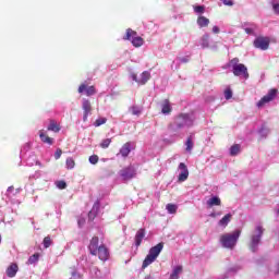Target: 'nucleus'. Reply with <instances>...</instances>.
<instances>
[{
  "label": "nucleus",
  "mask_w": 279,
  "mask_h": 279,
  "mask_svg": "<svg viewBox=\"0 0 279 279\" xmlns=\"http://www.w3.org/2000/svg\"><path fill=\"white\" fill-rule=\"evenodd\" d=\"M239 236H241V231L239 230H235L232 233H225L220 235V243L222 247H226L227 250H234V247H236Z\"/></svg>",
  "instance_id": "1"
},
{
  "label": "nucleus",
  "mask_w": 279,
  "mask_h": 279,
  "mask_svg": "<svg viewBox=\"0 0 279 279\" xmlns=\"http://www.w3.org/2000/svg\"><path fill=\"white\" fill-rule=\"evenodd\" d=\"M229 66L232 68V73L235 77H243L244 80L250 78V72H247V66L243 63H239V58H233L229 62Z\"/></svg>",
  "instance_id": "2"
},
{
  "label": "nucleus",
  "mask_w": 279,
  "mask_h": 279,
  "mask_svg": "<svg viewBox=\"0 0 279 279\" xmlns=\"http://www.w3.org/2000/svg\"><path fill=\"white\" fill-rule=\"evenodd\" d=\"M165 247V243L160 242L157 245L150 247L148 255L143 260L142 269H147L151 263L156 262V258L160 256V252Z\"/></svg>",
  "instance_id": "3"
},
{
  "label": "nucleus",
  "mask_w": 279,
  "mask_h": 279,
  "mask_svg": "<svg viewBox=\"0 0 279 279\" xmlns=\"http://www.w3.org/2000/svg\"><path fill=\"white\" fill-rule=\"evenodd\" d=\"M193 125V118L187 113H181L174 121L173 130H182V128H191Z\"/></svg>",
  "instance_id": "4"
},
{
  "label": "nucleus",
  "mask_w": 279,
  "mask_h": 279,
  "mask_svg": "<svg viewBox=\"0 0 279 279\" xmlns=\"http://www.w3.org/2000/svg\"><path fill=\"white\" fill-rule=\"evenodd\" d=\"M123 40H131L133 47H143V45H145V39L138 37V33L132 28L126 29V35L123 37Z\"/></svg>",
  "instance_id": "5"
},
{
  "label": "nucleus",
  "mask_w": 279,
  "mask_h": 279,
  "mask_svg": "<svg viewBox=\"0 0 279 279\" xmlns=\"http://www.w3.org/2000/svg\"><path fill=\"white\" fill-rule=\"evenodd\" d=\"M256 234H253L251 236V242L248 244L251 252H256L258 250V245L260 244V239L263 238V232H265V229L263 227L258 226L256 227Z\"/></svg>",
  "instance_id": "6"
},
{
  "label": "nucleus",
  "mask_w": 279,
  "mask_h": 279,
  "mask_svg": "<svg viewBox=\"0 0 279 279\" xmlns=\"http://www.w3.org/2000/svg\"><path fill=\"white\" fill-rule=\"evenodd\" d=\"M270 43H271V39H269V37L259 36L255 38V40L253 41V45L255 49L267 51V49H269Z\"/></svg>",
  "instance_id": "7"
},
{
  "label": "nucleus",
  "mask_w": 279,
  "mask_h": 279,
  "mask_svg": "<svg viewBox=\"0 0 279 279\" xmlns=\"http://www.w3.org/2000/svg\"><path fill=\"white\" fill-rule=\"evenodd\" d=\"M276 95H278V89L272 88L268 92L267 95H265L258 102L257 108H263L265 104H269V101H274L276 99Z\"/></svg>",
  "instance_id": "8"
},
{
  "label": "nucleus",
  "mask_w": 279,
  "mask_h": 279,
  "mask_svg": "<svg viewBox=\"0 0 279 279\" xmlns=\"http://www.w3.org/2000/svg\"><path fill=\"white\" fill-rule=\"evenodd\" d=\"M120 175L122 180H132V178H136V169L134 166H129L120 170Z\"/></svg>",
  "instance_id": "9"
},
{
  "label": "nucleus",
  "mask_w": 279,
  "mask_h": 279,
  "mask_svg": "<svg viewBox=\"0 0 279 279\" xmlns=\"http://www.w3.org/2000/svg\"><path fill=\"white\" fill-rule=\"evenodd\" d=\"M96 256H98L99 260H102V263H106V260L110 258V251H108L106 244L99 245V248L96 251Z\"/></svg>",
  "instance_id": "10"
},
{
  "label": "nucleus",
  "mask_w": 279,
  "mask_h": 279,
  "mask_svg": "<svg viewBox=\"0 0 279 279\" xmlns=\"http://www.w3.org/2000/svg\"><path fill=\"white\" fill-rule=\"evenodd\" d=\"M78 93H85L87 97H93V95L97 94V89H95V86H88L86 83H83L78 86Z\"/></svg>",
  "instance_id": "11"
},
{
  "label": "nucleus",
  "mask_w": 279,
  "mask_h": 279,
  "mask_svg": "<svg viewBox=\"0 0 279 279\" xmlns=\"http://www.w3.org/2000/svg\"><path fill=\"white\" fill-rule=\"evenodd\" d=\"M98 248H99V236H93L88 245L89 254H92V256H97Z\"/></svg>",
  "instance_id": "12"
},
{
  "label": "nucleus",
  "mask_w": 279,
  "mask_h": 279,
  "mask_svg": "<svg viewBox=\"0 0 279 279\" xmlns=\"http://www.w3.org/2000/svg\"><path fill=\"white\" fill-rule=\"evenodd\" d=\"M179 169L181 170V173L178 177V182H186V180H189V168L186 167V163L181 162Z\"/></svg>",
  "instance_id": "13"
},
{
  "label": "nucleus",
  "mask_w": 279,
  "mask_h": 279,
  "mask_svg": "<svg viewBox=\"0 0 279 279\" xmlns=\"http://www.w3.org/2000/svg\"><path fill=\"white\" fill-rule=\"evenodd\" d=\"M82 108L84 110L83 121H88L89 112H93V105H90V100L84 98Z\"/></svg>",
  "instance_id": "14"
},
{
  "label": "nucleus",
  "mask_w": 279,
  "mask_h": 279,
  "mask_svg": "<svg viewBox=\"0 0 279 279\" xmlns=\"http://www.w3.org/2000/svg\"><path fill=\"white\" fill-rule=\"evenodd\" d=\"M98 213H99V201L94 203L90 211L88 213L89 221H95V218L97 217Z\"/></svg>",
  "instance_id": "15"
},
{
  "label": "nucleus",
  "mask_w": 279,
  "mask_h": 279,
  "mask_svg": "<svg viewBox=\"0 0 279 279\" xmlns=\"http://www.w3.org/2000/svg\"><path fill=\"white\" fill-rule=\"evenodd\" d=\"M19 274V265L13 263L7 268L8 278H14Z\"/></svg>",
  "instance_id": "16"
},
{
  "label": "nucleus",
  "mask_w": 279,
  "mask_h": 279,
  "mask_svg": "<svg viewBox=\"0 0 279 279\" xmlns=\"http://www.w3.org/2000/svg\"><path fill=\"white\" fill-rule=\"evenodd\" d=\"M130 151H132V144L130 142H126L121 148L120 154L123 158H128L130 156Z\"/></svg>",
  "instance_id": "17"
},
{
  "label": "nucleus",
  "mask_w": 279,
  "mask_h": 279,
  "mask_svg": "<svg viewBox=\"0 0 279 279\" xmlns=\"http://www.w3.org/2000/svg\"><path fill=\"white\" fill-rule=\"evenodd\" d=\"M145 239V229H140L135 234V245L136 247H141V243Z\"/></svg>",
  "instance_id": "18"
},
{
  "label": "nucleus",
  "mask_w": 279,
  "mask_h": 279,
  "mask_svg": "<svg viewBox=\"0 0 279 279\" xmlns=\"http://www.w3.org/2000/svg\"><path fill=\"white\" fill-rule=\"evenodd\" d=\"M39 138L43 143H46V145H53V138L46 135L45 130L39 131Z\"/></svg>",
  "instance_id": "19"
},
{
  "label": "nucleus",
  "mask_w": 279,
  "mask_h": 279,
  "mask_svg": "<svg viewBox=\"0 0 279 279\" xmlns=\"http://www.w3.org/2000/svg\"><path fill=\"white\" fill-rule=\"evenodd\" d=\"M196 23L199 27H208V25H210V20L204 15H199Z\"/></svg>",
  "instance_id": "20"
},
{
  "label": "nucleus",
  "mask_w": 279,
  "mask_h": 279,
  "mask_svg": "<svg viewBox=\"0 0 279 279\" xmlns=\"http://www.w3.org/2000/svg\"><path fill=\"white\" fill-rule=\"evenodd\" d=\"M232 221V214L225 215L218 222V226H221L222 228H227L228 223Z\"/></svg>",
  "instance_id": "21"
},
{
  "label": "nucleus",
  "mask_w": 279,
  "mask_h": 279,
  "mask_svg": "<svg viewBox=\"0 0 279 279\" xmlns=\"http://www.w3.org/2000/svg\"><path fill=\"white\" fill-rule=\"evenodd\" d=\"M151 77V74L147 71H144L142 74H141V78L137 81V84H140L141 86H144V84L146 82H149Z\"/></svg>",
  "instance_id": "22"
},
{
  "label": "nucleus",
  "mask_w": 279,
  "mask_h": 279,
  "mask_svg": "<svg viewBox=\"0 0 279 279\" xmlns=\"http://www.w3.org/2000/svg\"><path fill=\"white\" fill-rule=\"evenodd\" d=\"M47 130H48V132L58 133V132H60L61 128H60V124H58V122L56 120H50V123H49Z\"/></svg>",
  "instance_id": "23"
},
{
  "label": "nucleus",
  "mask_w": 279,
  "mask_h": 279,
  "mask_svg": "<svg viewBox=\"0 0 279 279\" xmlns=\"http://www.w3.org/2000/svg\"><path fill=\"white\" fill-rule=\"evenodd\" d=\"M208 208H213V206H221V198L219 196H213L207 201Z\"/></svg>",
  "instance_id": "24"
},
{
  "label": "nucleus",
  "mask_w": 279,
  "mask_h": 279,
  "mask_svg": "<svg viewBox=\"0 0 279 279\" xmlns=\"http://www.w3.org/2000/svg\"><path fill=\"white\" fill-rule=\"evenodd\" d=\"M161 112L162 114H169L171 113V104L168 99H166L161 106Z\"/></svg>",
  "instance_id": "25"
},
{
  "label": "nucleus",
  "mask_w": 279,
  "mask_h": 279,
  "mask_svg": "<svg viewBox=\"0 0 279 279\" xmlns=\"http://www.w3.org/2000/svg\"><path fill=\"white\" fill-rule=\"evenodd\" d=\"M182 266H175L172 270V274L170 275V278L180 279V274H182Z\"/></svg>",
  "instance_id": "26"
},
{
  "label": "nucleus",
  "mask_w": 279,
  "mask_h": 279,
  "mask_svg": "<svg viewBox=\"0 0 279 279\" xmlns=\"http://www.w3.org/2000/svg\"><path fill=\"white\" fill-rule=\"evenodd\" d=\"M241 153V145L240 144H234L230 148V156H239Z\"/></svg>",
  "instance_id": "27"
},
{
  "label": "nucleus",
  "mask_w": 279,
  "mask_h": 279,
  "mask_svg": "<svg viewBox=\"0 0 279 279\" xmlns=\"http://www.w3.org/2000/svg\"><path fill=\"white\" fill-rule=\"evenodd\" d=\"M40 259V254L39 253H35L33 254L28 260H27V265H34L35 263H38V260Z\"/></svg>",
  "instance_id": "28"
},
{
  "label": "nucleus",
  "mask_w": 279,
  "mask_h": 279,
  "mask_svg": "<svg viewBox=\"0 0 279 279\" xmlns=\"http://www.w3.org/2000/svg\"><path fill=\"white\" fill-rule=\"evenodd\" d=\"M186 151H193V147H195V143H193V136L187 137L186 142Z\"/></svg>",
  "instance_id": "29"
},
{
  "label": "nucleus",
  "mask_w": 279,
  "mask_h": 279,
  "mask_svg": "<svg viewBox=\"0 0 279 279\" xmlns=\"http://www.w3.org/2000/svg\"><path fill=\"white\" fill-rule=\"evenodd\" d=\"M166 210H168V213L170 215H175V213H178V205H175V204H168L166 206Z\"/></svg>",
  "instance_id": "30"
},
{
  "label": "nucleus",
  "mask_w": 279,
  "mask_h": 279,
  "mask_svg": "<svg viewBox=\"0 0 279 279\" xmlns=\"http://www.w3.org/2000/svg\"><path fill=\"white\" fill-rule=\"evenodd\" d=\"M106 123H108V119H107V118H98V119L94 122V126H95V128H100V125H106Z\"/></svg>",
  "instance_id": "31"
},
{
  "label": "nucleus",
  "mask_w": 279,
  "mask_h": 279,
  "mask_svg": "<svg viewBox=\"0 0 279 279\" xmlns=\"http://www.w3.org/2000/svg\"><path fill=\"white\" fill-rule=\"evenodd\" d=\"M110 143H112V138L102 140L100 143L101 149H108L110 147Z\"/></svg>",
  "instance_id": "32"
},
{
  "label": "nucleus",
  "mask_w": 279,
  "mask_h": 279,
  "mask_svg": "<svg viewBox=\"0 0 279 279\" xmlns=\"http://www.w3.org/2000/svg\"><path fill=\"white\" fill-rule=\"evenodd\" d=\"M66 168L68 169H74L75 167V160L73 158H68L65 161Z\"/></svg>",
  "instance_id": "33"
},
{
  "label": "nucleus",
  "mask_w": 279,
  "mask_h": 279,
  "mask_svg": "<svg viewBox=\"0 0 279 279\" xmlns=\"http://www.w3.org/2000/svg\"><path fill=\"white\" fill-rule=\"evenodd\" d=\"M51 243H52L51 236L44 238V247H45V250L51 247Z\"/></svg>",
  "instance_id": "34"
},
{
  "label": "nucleus",
  "mask_w": 279,
  "mask_h": 279,
  "mask_svg": "<svg viewBox=\"0 0 279 279\" xmlns=\"http://www.w3.org/2000/svg\"><path fill=\"white\" fill-rule=\"evenodd\" d=\"M205 11H206V7L204 5L194 7V12H196V14H204Z\"/></svg>",
  "instance_id": "35"
},
{
  "label": "nucleus",
  "mask_w": 279,
  "mask_h": 279,
  "mask_svg": "<svg viewBox=\"0 0 279 279\" xmlns=\"http://www.w3.org/2000/svg\"><path fill=\"white\" fill-rule=\"evenodd\" d=\"M130 112L136 117H138V114H141V108L133 106L130 108Z\"/></svg>",
  "instance_id": "36"
},
{
  "label": "nucleus",
  "mask_w": 279,
  "mask_h": 279,
  "mask_svg": "<svg viewBox=\"0 0 279 279\" xmlns=\"http://www.w3.org/2000/svg\"><path fill=\"white\" fill-rule=\"evenodd\" d=\"M210 36L208 35H204L203 38H202V47L206 48L208 47V40H209Z\"/></svg>",
  "instance_id": "37"
},
{
  "label": "nucleus",
  "mask_w": 279,
  "mask_h": 279,
  "mask_svg": "<svg viewBox=\"0 0 279 279\" xmlns=\"http://www.w3.org/2000/svg\"><path fill=\"white\" fill-rule=\"evenodd\" d=\"M89 162L90 165H97V162H99V156L97 155L89 156Z\"/></svg>",
  "instance_id": "38"
},
{
  "label": "nucleus",
  "mask_w": 279,
  "mask_h": 279,
  "mask_svg": "<svg viewBox=\"0 0 279 279\" xmlns=\"http://www.w3.org/2000/svg\"><path fill=\"white\" fill-rule=\"evenodd\" d=\"M56 185L62 191L64 189H66V182L65 181H57Z\"/></svg>",
  "instance_id": "39"
},
{
  "label": "nucleus",
  "mask_w": 279,
  "mask_h": 279,
  "mask_svg": "<svg viewBox=\"0 0 279 279\" xmlns=\"http://www.w3.org/2000/svg\"><path fill=\"white\" fill-rule=\"evenodd\" d=\"M225 99H232V89L227 88L225 90Z\"/></svg>",
  "instance_id": "40"
},
{
  "label": "nucleus",
  "mask_w": 279,
  "mask_h": 279,
  "mask_svg": "<svg viewBox=\"0 0 279 279\" xmlns=\"http://www.w3.org/2000/svg\"><path fill=\"white\" fill-rule=\"evenodd\" d=\"M61 156H62V149L58 148L54 153V159L60 160Z\"/></svg>",
  "instance_id": "41"
},
{
  "label": "nucleus",
  "mask_w": 279,
  "mask_h": 279,
  "mask_svg": "<svg viewBox=\"0 0 279 279\" xmlns=\"http://www.w3.org/2000/svg\"><path fill=\"white\" fill-rule=\"evenodd\" d=\"M223 5H228L229 8H232L234 5V2L232 0H221Z\"/></svg>",
  "instance_id": "42"
},
{
  "label": "nucleus",
  "mask_w": 279,
  "mask_h": 279,
  "mask_svg": "<svg viewBox=\"0 0 279 279\" xmlns=\"http://www.w3.org/2000/svg\"><path fill=\"white\" fill-rule=\"evenodd\" d=\"M272 9H274L276 14H279V3L274 4Z\"/></svg>",
  "instance_id": "43"
},
{
  "label": "nucleus",
  "mask_w": 279,
  "mask_h": 279,
  "mask_svg": "<svg viewBox=\"0 0 279 279\" xmlns=\"http://www.w3.org/2000/svg\"><path fill=\"white\" fill-rule=\"evenodd\" d=\"M245 34H254V28H244Z\"/></svg>",
  "instance_id": "44"
},
{
  "label": "nucleus",
  "mask_w": 279,
  "mask_h": 279,
  "mask_svg": "<svg viewBox=\"0 0 279 279\" xmlns=\"http://www.w3.org/2000/svg\"><path fill=\"white\" fill-rule=\"evenodd\" d=\"M213 32H214V34H219V32H220L219 26H214Z\"/></svg>",
  "instance_id": "45"
},
{
  "label": "nucleus",
  "mask_w": 279,
  "mask_h": 279,
  "mask_svg": "<svg viewBox=\"0 0 279 279\" xmlns=\"http://www.w3.org/2000/svg\"><path fill=\"white\" fill-rule=\"evenodd\" d=\"M180 62L186 64V62H189V59L186 57L180 58Z\"/></svg>",
  "instance_id": "46"
},
{
  "label": "nucleus",
  "mask_w": 279,
  "mask_h": 279,
  "mask_svg": "<svg viewBox=\"0 0 279 279\" xmlns=\"http://www.w3.org/2000/svg\"><path fill=\"white\" fill-rule=\"evenodd\" d=\"M132 80H133V82L138 83V78H137L136 74H132Z\"/></svg>",
  "instance_id": "47"
},
{
  "label": "nucleus",
  "mask_w": 279,
  "mask_h": 279,
  "mask_svg": "<svg viewBox=\"0 0 279 279\" xmlns=\"http://www.w3.org/2000/svg\"><path fill=\"white\" fill-rule=\"evenodd\" d=\"M12 191H14V186L11 185L8 187V193H12Z\"/></svg>",
  "instance_id": "48"
},
{
  "label": "nucleus",
  "mask_w": 279,
  "mask_h": 279,
  "mask_svg": "<svg viewBox=\"0 0 279 279\" xmlns=\"http://www.w3.org/2000/svg\"><path fill=\"white\" fill-rule=\"evenodd\" d=\"M84 223H85L84 219L83 220H78V226H84Z\"/></svg>",
  "instance_id": "49"
},
{
  "label": "nucleus",
  "mask_w": 279,
  "mask_h": 279,
  "mask_svg": "<svg viewBox=\"0 0 279 279\" xmlns=\"http://www.w3.org/2000/svg\"><path fill=\"white\" fill-rule=\"evenodd\" d=\"M275 274H279V264L277 265V269H276V271H275Z\"/></svg>",
  "instance_id": "50"
},
{
  "label": "nucleus",
  "mask_w": 279,
  "mask_h": 279,
  "mask_svg": "<svg viewBox=\"0 0 279 279\" xmlns=\"http://www.w3.org/2000/svg\"><path fill=\"white\" fill-rule=\"evenodd\" d=\"M94 271H95V274H97V271H99V268L95 267Z\"/></svg>",
  "instance_id": "51"
},
{
  "label": "nucleus",
  "mask_w": 279,
  "mask_h": 279,
  "mask_svg": "<svg viewBox=\"0 0 279 279\" xmlns=\"http://www.w3.org/2000/svg\"><path fill=\"white\" fill-rule=\"evenodd\" d=\"M210 217H217V215L216 214H210Z\"/></svg>",
  "instance_id": "52"
},
{
  "label": "nucleus",
  "mask_w": 279,
  "mask_h": 279,
  "mask_svg": "<svg viewBox=\"0 0 279 279\" xmlns=\"http://www.w3.org/2000/svg\"><path fill=\"white\" fill-rule=\"evenodd\" d=\"M169 279H175V278H173V277H170Z\"/></svg>",
  "instance_id": "53"
},
{
  "label": "nucleus",
  "mask_w": 279,
  "mask_h": 279,
  "mask_svg": "<svg viewBox=\"0 0 279 279\" xmlns=\"http://www.w3.org/2000/svg\"><path fill=\"white\" fill-rule=\"evenodd\" d=\"M0 243H1V235H0Z\"/></svg>",
  "instance_id": "54"
}]
</instances>
